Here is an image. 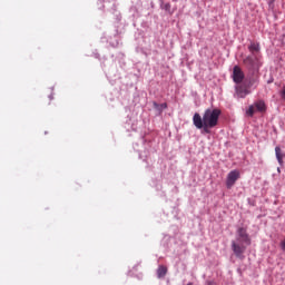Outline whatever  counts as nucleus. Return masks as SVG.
<instances>
[{
	"label": "nucleus",
	"instance_id": "obj_1",
	"mask_svg": "<svg viewBox=\"0 0 285 285\" xmlns=\"http://www.w3.org/2000/svg\"><path fill=\"white\" fill-rule=\"evenodd\" d=\"M220 115L222 110L218 108L206 109L203 117L198 112L194 114L193 124L198 130H204L206 135H210V129L215 128L219 124Z\"/></svg>",
	"mask_w": 285,
	"mask_h": 285
},
{
	"label": "nucleus",
	"instance_id": "obj_2",
	"mask_svg": "<svg viewBox=\"0 0 285 285\" xmlns=\"http://www.w3.org/2000/svg\"><path fill=\"white\" fill-rule=\"evenodd\" d=\"M247 246H250V236L244 227H239L236 232V240L232 242V250L238 259H244Z\"/></svg>",
	"mask_w": 285,
	"mask_h": 285
},
{
	"label": "nucleus",
	"instance_id": "obj_3",
	"mask_svg": "<svg viewBox=\"0 0 285 285\" xmlns=\"http://www.w3.org/2000/svg\"><path fill=\"white\" fill-rule=\"evenodd\" d=\"M243 63L250 70V72H259V69L262 68V59L259 56H247Z\"/></svg>",
	"mask_w": 285,
	"mask_h": 285
},
{
	"label": "nucleus",
	"instance_id": "obj_4",
	"mask_svg": "<svg viewBox=\"0 0 285 285\" xmlns=\"http://www.w3.org/2000/svg\"><path fill=\"white\" fill-rule=\"evenodd\" d=\"M245 75L239 66L233 68V81L234 83H242L244 81Z\"/></svg>",
	"mask_w": 285,
	"mask_h": 285
},
{
	"label": "nucleus",
	"instance_id": "obj_5",
	"mask_svg": "<svg viewBox=\"0 0 285 285\" xmlns=\"http://www.w3.org/2000/svg\"><path fill=\"white\" fill-rule=\"evenodd\" d=\"M239 179V173L237 170H232L227 175L226 186L227 188H230L232 186H235V183Z\"/></svg>",
	"mask_w": 285,
	"mask_h": 285
},
{
	"label": "nucleus",
	"instance_id": "obj_6",
	"mask_svg": "<svg viewBox=\"0 0 285 285\" xmlns=\"http://www.w3.org/2000/svg\"><path fill=\"white\" fill-rule=\"evenodd\" d=\"M257 83H259V72L252 71V76L247 78V88H257Z\"/></svg>",
	"mask_w": 285,
	"mask_h": 285
},
{
	"label": "nucleus",
	"instance_id": "obj_7",
	"mask_svg": "<svg viewBox=\"0 0 285 285\" xmlns=\"http://www.w3.org/2000/svg\"><path fill=\"white\" fill-rule=\"evenodd\" d=\"M247 95H250L248 87H244L243 85L236 86V97L238 99H245Z\"/></svg>",
	"mask_w": 285,
	"mask_h": 285
},
{
	"label": "nucleus",
	"instance_id": "obj_8",
	"mask_svg": "<svg viewBox=\"0 0 285 285\" xmlns=\"http://www.w3.org/2000/svg\"><path fill=\"white\" fill-rule=\"evenodd\" d=\"M248 50L253 57H259V51L262 47H259V42H250L248 46Z\"/></svg>",
	"mask_w": 285,
	"mask_h": 285
},
{
	"label": "nucleus",
	"instance_id": "obj_9",
	"mask_svg": "<svg viewBox=\"0 0 285 285\" xmlns=\"http://www.w3.org/2000/svg\"><path fill=\"white\" fill-rule=\"evenodd\" d=\"M275 155L279 166H283L285 154L282 151V148L279 146L275 147Z\"/></svg>",
	"mask_w": 285,
	"mask_h": 285
},
{
	"label": "nucleus",
	"instance_id": "obj_10",
	"mask_svg": "<svg viewBox=\"0 0 285 285\" xmlns=\"http://www.w3.org/2000/svg\"><path fill=\"white\" fill-rule=\"evenodd\" d=\"M254 108H256V110L258 112H265L266 111V104L263 100H258L254 104Z\"/></svg>",
	"mask_w": 285,
	"mask_h": 285
},
{
	"label": "nucleus",
	"instance_id": "obj_11",
	"mask_svg": "<svg viewBox=\"0 0 285 285\" xmlns=\"http://www.w3.org/2000/svg\"><path fill=\"white\" fill-rule=\"evenodd\" d=\"M167 273H168V268L164 265H160L157 269V275H158L159 279H161V277H166Z\"/></svg>",
	"mask_w": 285,
	"mask_h": 285
},
{
	"label": "nucleus",
	"instance_id": "obj_12",
	"mask_svg": "<svg viewBox=\"0 0 285 285\" xmlns=\"http://www.w3.org/2000/svg\"><path fill=\"white\" fill-rule=\"evenodd\" d=\"M161 10H165V12H169L171 13V6H170V2H163L161 3Z\"/></svg>",
	"mask_w": 285,
	"mask_h": 285
},
{
	"label": "nucleus",
	"instance_id": "obj_13",
	"mask_svg": "<svg viewBox=\"0 0 285 285\" xmlns=\"http://www.w3.org/2000/svg\"><path fill=\"white\" fill-rule=\"evenodd\" d=\"M154 108H156L157 110H166V108H168V104L164 102L161 105L154 102Z\"/></svg>",
	"mask_w": 285,
	"mask_h": 285
},
{
	"label": "nucleus",
	"instance_id": "obj_14",
	"mask_svg": "<svg viewBox=\"0 0 285 285\" xmlns=\"http://www.w3.org/2000/svg\"><path fill=\"white\" fill-rule=\"evenodd\" d=\"M255 110H256L255 106H254V105H250L249 108H248L247 111H246V115H247L248 117H253V115H255Z\"/></svg>",
	"mask_w": 285,
	"mask_h": 285
},
{
	"label": "nucleus",
	"instance_id": "obj_15",
	"mask_svg": "<svg viewBox=\"0 0 285 285\" xmlns=\"http://www.w3.org/2000/svg\"><path fill=\"white\" fill-rule=\"evenodd\" d=\"M281 98L285 101V86H283V90L281 91Z\"/></svg>",
	"mask_w": 285,
	"mask_h": 285
},
{
	"label": "nucleus",
	"instance_id": "obj_16",
	"mask_svg": "<svg viewBox=\"0 0 285 285\" xmlns=\"http://www.w3.org/2000/svg\"><path fill=\"white\" fill-rule=\"evenodd\" d=\"M281 248H282V250H284V253H285V240H282V242H281Z\"/></svg>",
	"mask_w": 285,
	"mask_h": 285
},
{
	"label": "nucleus",
	"instance_id": "obj_17",
	"mask_svg": "<svg viewBox=\"0 0 285 285\" xmlns=\"http://www.w3.org/2000/svg\"><path fill=\"white\" fill-rule=\"evenodd\" d=\"M207 284H208V285H213V282H208Z\"/></svg>",
	"mask_w": 285,
	"mask_h": 285
},
{
	"label": "nucleus",
	"instance_id": "obj_18",
	"mask_svg": "<svg viewBox=\"0 0 285 285\" xmlns=\"http://www.w3.org/2000/svg\"><path fill=\"white\" fill-rule=\"evenodd\" d=\"M277 171L279 173V168H277Z\"/></svg>",
	"mask_w": 285,
	"mask_h": 285
},
{
	"label": "nucleus",
	"instance_id": "obj_19",
	"mask_svg": "<svg viewBox=\"0 0 285 285\" xmlns=\"http://www.w3.org/2000/svg\"><path fill=\"white\" fill-rule=\"evenodd\" d=\"M272 2H275V0H272Z\"/></svg>",
	"mask_w": 285,
	"mask_h": 285
},
{
	"label": "nucleus",
	"instance_id": "obj_20",
	"mask_svg": "<svg viewBox=\"0 0 285 285\" xmlns=\"http://www.w3.org/2000/svg\"><path fill=\"white\" fill-rule=\"evenodd\" d=\"M50 99H52V96H50Z\"/></svg>",
	"mask_w": 285,
	"mask_h": 285
}]
</instances>
